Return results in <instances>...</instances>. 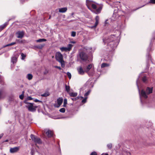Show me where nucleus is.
<instances>
[{"label":"nucleus","mask_w":155,"mask_h":155,"mask_svg":"<svg viewBox=\"0 0 155 155\" xmlns=\"http://www.w3.org/2000/svg\"><path fill=\"white\" fill-rule=\"evenodd\" d=\"M21 56L22 57V59H23L25 58L26 55H25L23 53H22L21 54Z\"/></svg>","instance_id":"obj_41"},{"label":"nucleus","mask_w":155,"mask_h":155,"mask_svg":"<svg viewBox=\"0 0 155 155\" xmlns=\"http://www.w3.org/2000/svg\"><path fill=\"white\" fill-rule=\"evenodd\" d=\"M50 94L48 92H46L45 93L41 94V96L42 97H46L49 96Z\"/></svg>","instance_id":"obj_25"},{"label":"nucleus","mask_w":155,"mask_h":155,"mask_svg":"<svg viewBox=\"0 0 155 155\" xmlns=\"http://www.w3.org/2000/svg\"><path fill=\"white\" fill-rule=\"evenodd\" d=\"M102 8V6H100L98 8L96 9L94 13L97 14L100 13L101 12Z\"/></svg>","instance_id":"obj_15"},{"label":"nucleus","mask_w":155,"mask_h":155,"mask_svg":"<svg viewBox=\"0 0 155 155\" xmlns=\"http://www.w3.org/2000/svg\"><path fill=\"white\" fill-rule=\"evenodd\" d=\"M54 67L55 68H57L59 69L60 70L61 69V68L60 67H59V66H54Z\"/></svg>","instance_id":"obj_48"},{"label":"nucleus","mask_w":155,"mask_h":155,"mask_svg":"<svg viewBox=\"0 0 155 155\" xmlns=\"http://www.w3.org/2000/svg\"><path fill=\"white\" fill-rule=\"evenodd\" d=\"M77 97H78V99H80V100H81L83 98V97L82 96H81V97L78 96Z\"/></svg>","instance_id":"obj_49"},{"label":"nucleus","mask_w":155,"mask_h":155,"mask_svg":"<svg viewBox=\"0 0 155 155\" xmlns=\"http://www.w3.org/2000/svg\"><path fill=\"white\" fill-rule=\"evenodd\" d=\"M48 72V71L47 70H46L45 71L43 72V74L45 75L47 74Z\"/></svg>","instance_id":"obj_46"},{"label":"nucleus","mask_w":155,"mask_h":155,"mask_svg":"<svg viewBox=\"0 0 155 155\" xmlns=\"http://www.w3.org/2000/svg\"><path fill=\"white\" fill-rule=\"evenodd\" d=\"M92 67L91 64H89L87 67L86 70H85V72L86 73H87L90 70V69Z\"/></svg>","instance_id":"obj_18"},{"label":"nucleus","mask_w":155,"mask_h":155,"mask_svg":"<svg viewBox=\"0 0 155 155\" xmlns=\"http://www.w3.org/2000/svg\"><path fill=\"white\" fill-rule=\"evenodd\" d=\"M22 94H23L24 95V91H23L22 92Z\"/></svg>","instance_id":"obj_53"},{"label":"nucleus","mask_w":155,"mask_h":155,"mask_svg":"<svg viewBox=\"0 0 155 155\" xmlns=\"http://www.w3.org/2000/svg\"><path fill=\"white\" fill-rule=\"evenodd\" d=\"M16 44V42H12L10 44H8L6 45L5 47H6L10 46H12V45H14L15 44Z\"/></svg>","instance_id":"obj_29"},{"label":"nucleus","mask_w":155,"mask_h":155,"mask_svg":"<svg viewBox=\"0 0 155 155\" xmlns=\"http://www.w3.org/2000/svg\"><path fill=\"white\" fill-rule=\"evenodd\" d=\"M45 46L44 44H40L35 46V47L39 49H42Z\"/></svg>","instance_id":"obj_20"},{"label":"nucleus","mask_w":155,"mask_h":155,"mask_svg":"<svg viewBox=\"0 0 155 155\" xmlns=\"http://www.w3.org/2000/svg\"><path fill=\"white\" fill-rule=\"evenodd\" d=\"M67 104V99H64V104L63 106L65 107H66V105Z\"/></svg>","instance_id":"obj_27"},{"label":"nucleus","mask_w":155,"mask_h":155,"mask_svg":"<svg viewBox=\"0 0 155 155\" xmlns=\"http://www.w3.org/2000/svg\"><path fill=\"white\" fill-rule=\"evenodd\" d=\"M16 35H17V37L18 38H23L24 35V31H18L16 33Z\"/></svg>","instance_id":"obj_8"},{"label":"nucleus","mask_w":155,"mask_h":155,"mask_svg":"<svg viewBox=\"0 0 155 155\" xmlns=\"http://www.w3.org/2000/svg\"><path fill=\"white\" fill-rule=\"evenodd\" d=\"M61 64V66L62 68H64L65 67V65L64 63V60L62 61L61 62H59Z\"/></svg>","instance_id":"obj_32"},{"label":"nucleus","mask_w":155,"mask_h":155,"mask_svg":"<svg viewBox=\"0 0 155 155\" xmlns=\"http://www.w3.org/2000/svg\"><path fill=\"white\" fill-rule=\"evenodd\" d=\"M73 46V45H71V44H69L68 45L67 48L68 51H70L71 50Z\"/></svg>","instance_id":"obj_28"},{"label":"nucleus","mask_w":155,"mask_h":155,"mask_svg":"<svg viewBox=\"0 0 155 155\" xmlns=\"http://www.w3.org/2000/svg\"><path fill=\"white\" fill-rule=\"evenodd\" d=\"M103 40L105 44L106 43H107V48L108 49H110V50L113 49L115 46L113 36H110L106 40L103 39Z\"/></svg>","instance_id":"obj_1"},{"label":"nucleus","mask_w":155,"mask_h":155,"mask_svg":"<svg viewBox=\"0 0 155 155\" xmlns=\"http://www.w3.org/2000/svg\"><path fill=\"white\" fill-rule=\"evenodd\" d=\"M67 10V7L61 8L59 9V12L61 13H64Z\"/></svg>","instance_id":"obj_16"},{"label":"nucleus","mask_w":155,"mask_h":155,"mask_svg":"<svg viewBox=\"0 0 155 155\" xmlns=\"http://www.w3.org/2000/svg\"><path fill=\"white\" fill-rule=\"evenodd\" d=\"M46 40L44 38H41L38 39L36 41L37 42H41L43 41H46Z\"/></svg>","instance_id":"obj_23"},{"label":"nucleus","mask_w":155,"mask_h":155,"mask_svg":"<svg viewBox=\"0 0 155 155\" xmlns=\"http://www.w3.org/2000/svg\"><path fill=\"white\" fill-rule=\"evenodd\" d=\"M63 99L61 97H59L57 100V102L58 105H56V104L54 105V106L55 107H59L63 102Z\"/></svg>","instance_id":"obj_6"},{"label":"nucleus","mask_w":155,"mask_h":155,"mask_svg":"<svg viewBox=\"0 0 155 155\" xmlns=\"http://www.w3.org/2000/svg\"><path fill=\"white\" fill-rule=\"evenodd\" d=\"M87 97H84V98L81 101V102L83 104H84L86 103L87 102Z\"/></svg>","instance_id":"obj_30"},{"label":"nucleus","mask_w":155,"mask_h":155,"mask_svg":"<svg viewBox=\"0 0 155 155\" xmlns=\"http://www.w3.org/2000/svg\"><path fill=\"white\" fill-rule=\"evenodd\" d=\"M79 56L81 59L83 61H86L88 59L87 55L84 51L80 52L79 53Z\"/></svg>","instance_id":"obj_4"},{"label":"nucleus","mask_w":155,"mask_h":155,"mask_svg":"<svg viewBox=\"0 0 155 155\" xmlns=\"http://www.w3.org/2000/svg\"><path fill=\"white\" fill-rule=\"evenodd\" d=\"M101 155H108V154L107 153H103Z\"/></svg>","instance_id":"obj_51"},{"label":"nucleus","mask_w":155,"mask_h":155,"mask_svg":"<svg viewBox=\"0 0 155 155\" xmlns=\"http://www.w3.org/2000/svg\"><path fill=\"white\" fill-rule=\"evenodd\" d=\"M72 43H75V42L74 41H72Z\"/></svg>","instance_id":"obj_54"},{"label":"nucleus","mask_w":155,"mask_h":155,"mask_svg":"<svg viewBox=\"0 0 155 155\" xmlns=\"http://www.w3.org/2000/svg\"><path fill=\"white\" fill-rule=\"evenodd\" d=\"M33 76L31 74H28L27 75V78L29 80H31L32 79Z\"/></svg>","instance_id":"obj_24"},{"label":"nucleus","mask_w":155,"mask_h":155,"mask_svg":"<svg viewBox=\"0 0 155 155\" xmlns=\"http://www.w3.org/2000/svg\"><path fill=\"white\" fill-rule=\"evenodd\" d=\"M95 23L94 25L92 27V28H95L96 27L98 24L99 23V16L98 15H97L96 16L95 18Z\"/></svg>","instance_id":"obj_10"},{"label":"nucleus","mask_w":155,"mask_h":155,"mask_svg":"<svg viewBox=\"0 0 155 155\" xmlns=\"http://www.w3.org/2000/svg\"><path fill=\"white\" fill-rule=\"evenodd\" d=\"M74 13H72V15H74Z\"/></svg>","instance_id":"obj_57"},{"label":"nucleus","mask_w":155,"mask_h":155,"mask_svg":"<svg viewBox=\"0 0 155 155\" xmlns=\"http://www.w3.org/2000/svg\"><path fill=\"white\" fill-rule=\"evenodd\" d=\"M24 95L23 94H22L21 95L19 96V98L21 100H23L24 98Z\"/></svg>","instance_id":"obj_39"},{"label":"nucleus","mask_w":155,"mask_h":155,"mask_svg":"<svg viewBox=\"0 0 155 155\" xmlns=\"http://www.w3.org/2000/svg\"><path fill=\"white\" fill-rule=\"evenodd\" d=\"M68 94L71 97H76L78 95V93L76 92H69Z\"/></svg>","instance_id":"obj_17"},{"label":"nucleus","mask_w":155,"mask_h":155,"mask_svg":"<svg viewBox=\"0 0 155 155\" xmlns=\"http://www.w3.org/2000/svg\"><path fill=\"white\" fill-rule=\"evenodd\" d=\"M28 99L29 100H31L32 99V98L31 97H28Z\"/></svg>","instance_id":"obj_50"},{"label":"nucleus","mask_w":155,"mask_h":155,"mask_svg":"<svg viewBox=\"0 0 155 155\" xmlns=\"http://www.w3.org/2000/svg\"><path fill=\"white\" fill-rule=\"evenodd\" d=\"M142 80L143 82L145 83L147 80L146 77V76H144L142 78Z\"/></svg>","instance_id":"obj_33"},{"label":"nucleus","mask_w":155,"mask_h":155,"mask_svg":"<svg viewBox=\"0 0 155 155\" xmlns=\"http://www.w3.org/2000/svg\"><path fill=\"white\" fill-rule=\"evenodd\" d=\"M51 16H49V19H50V18H51Z\"/></svg>","instance_id":"obj_58"},{"label":"nucleus","mask_w":155,"mask_h":155,"mask_svg":"<svg viewBox=\"0 0 155 155\" xmlns=\"http://www.w3.org/2000/svg\"><path fill=\"white\" fill-rule=\"evenodd\" d=\"M77 70L79 74L81 75H83L85 71H84L81 67H80L77 68Z\"/></svg>","instance_id":"obj_11"},{"label":"nucleus","mask_w":155,"mask_h":155,"mask_svg":"<svg viewBox=\"0 0 155 155\" xmlns=\"http://www.w3.org/2000/svg\"><path fill=\"white\" fill-rule=\"evenodd\" d=\"M5 142H8V140H6L5 141Z\"/></svg>","instance_id":"obj_55"},{"label":"nucleus","mask_w":155,"mask_h":155,"mask_svg":"<svg viewBox=\"0 0 155 155\" xmlns=\"http://www.w3.org/2000/svg\"><path fill=\"white\" fill-rule=\"evenodd\" d=\"M67 75H68V78L70 79L71 78V74L69 72H68L67 73Z\"/></svg>","instance_id":"obj_38"},{"label":"nucleus","mask_w":155,"mask_h":155,"mask_svg":"<svg viewBox=\"0 0 155 155\" xmlns=\"http://www.w3.org/2000/svg\"><path fill=\"white\" fill-rule=\"evenodd\" d=\"M17 60V58L16 57H13L12 59V62L14 64L16 62Z\"/></svg>","instance_id":"obj_21"},{"label":"nucleus","mask_w":155,"mask_h":155,"mask_svg":"<svg viewBox=\"0 0 155 155\" xmlns=\"http://www.w3.org/2000/svg\"><path fill=\"white\" fill-rule=\"evenodd\" d=\"M46 135L48 137H51L53 135V132L51 130H48L46 132Z\"/></svg>","instance_id":"obj_12"},{"label":"nucleus","mask_w":155,"mask_h":155,"mask_svg":"<svg viewBox=\"0 0 155 155\" xmlns=\"http://www.w3.org/2000/svg\"><path fill=\"white\" fill-rule=\"evenodd\" d=\"M149 2L151 3L155 4V0H150Z\"/></svg>","instance_id":"obj_42"},{"label":"nucleus","mask_w":155,"mask_h":155,"mask_svg":"<svg viewBox=\"0 0 155 155\" xmlns=\"http://www.w3.org/2000/svg\"><path fill=\"white\" fill-rule=\"evenodd\" d=\"M107 147L109 149H111L112 148V144L111 143H109L107 145Z\"/></svg>","instance_id":"obj_36"},{"label":"nucleus","mask_w":155,"mask_h":155,"mask_svg":"<svg viewBox=\"0 0 155 155\" xmlns=\"http://www.w3.org/2000/svg\"><path fill=\"white\" fill-rule=\"evenodd\" d=\"M128 153H129V155H130L131 154H130V152H129Z\"/></svg>","instance_id":"obj_56"},{"label":"nucleus","mask_w":155,"mask_h":155,"mask_svg":"<svg viewBox=\"0 0 155 155\" xmlns=\"http://www.w3.org/2000/svg\"><path fill=\"white\" fill-rule=\"evenodd\" d=\"M146 92L147 94V95L151 93H152L153 92V87L150 88L149 87H147L146 88V91H145Z\"/></svg>","instance_id":"obj_13"},{"label":"nucleus","mask_w":155,"mask_h":155,"mask_svg":"<svg viewBox=\"0 0 155 155\" xmlns=\"http://www.w3.org/2000/svg\"><path fill=\"white\" fill-rule=\"evenodd\" d=\"M34 101H35V102H40V103H42V101H39L38 99H35V100H34Z\"/></svg>","instance_id":"obj_47"},{"label":"nucleus","mask_w":155,"mask_h":155,"mask_svg":"<svg viewBox=\"0 0 155 155\" xmlns=\"http://www.w3.org/2000/svg\"><path fill=\"white\" fill-rule=\"evenodd\" d=\"M78 99V97H76L75 98H72L71 100L73 101H76Z\"/></svg>","instance_id":"obj_44"},{"label":"nucleus","mask_w":155,"mask_h":155,"mask_svg":"<svg viewBox=\"0 0 155 155\" xmlns=\"http://www.w3.org/2000/svg\"><path fill=\"white\" fill-rule=\"evenodd\" d=\"M3 134H1L0 135V139L3 136Z\"/></svg>","instance_id":"obj_52"},{"label":"nucleus","mask_w":155,"mask_h":155,"mask_svg":"<svg viewBox=\"0 0 155 155\" xmlns=\"http://www.w3.org/2000/svg\"><path fill=\"white\" fill-rule=\"evenodd\" d=\"M20 147H15L13 148H11L10 149V152L11 153H13L17 152L19 150Z\"/></svg>","instance_id":"obj_7"},{"label":"nucleus","mask_w":155,"mask_h":155,"mask_svg":"<svg viewBox=\"0 0 155 155\" xmlns=\"http://www.w3.org/2000/svg\"><path fill=\"white\" fill-rule=\"evenodd\" d=\"M31 138L33 141L36 144H41L42 143V141L41 139L36 136H35L33 134H31Z\"/></svg>","instance_id":"obj_2"},{"label":"nucleus","mask_w":155,"mask_h":155,"mask_svg":"<svg viewBox=\"0 0 155 155\" xmlns=\"http://www.w3.org/2000/svg\"><path fill=\"white\" fill-rule=\"evenodd\" d=\"M60 49L62 51H68L67 48H66V47H62L61 48H60Z\"/></svg>","instance_id":"obj_26"},{"label":"nucleus","mask_w":155,"mask_h":155,"mask_svg":"<svg viewBox=\"0 0 155 155\" xmlns=\"http://www.w3.org/2000/svg\"><path fill=\"white\" fill-rule=\"evenodd\" d=\"M91 6L92 8L94 9H96L97 8V6L95 4H92Z\"/></svg>","instance_id":"obj_34"},{"label":"nucleus","mask_w":155,"mask_h":155,"mask_svg":"<svg viewBox=\"0 0 155 155\" xmlns=\"http://www.w3.org/2000/svg\"><path fill=\"white\" fill-rule=\"evenodd\" d=\"M55 58L56 60L59 62H61L64 60L63 56L60 52H58L56 53Z\"/></svg>","instance_id":"obj_5"},{"label":"nucleus","mask_w":155,"mask_h":155,"mask_svg":"<svg viewBox=\"0 0 155 155\" xmlns=\"http://www.w3.org/2000/svg\"><path fill=\"white\" fill-rule=\"evenodd\" d=\"M86 5L89 9H90V6H91L92 3V1L89 0H86Z\"/></svg>","instance_id":"obj_14"},{"label":"nucleus","mask_w":155,"mask_h":155,"mask_svg":"<svg viewBox=\"0 0 155 155\" xmlns=\"http://www.w3.org/2000/svg\"><path fill=\"white\" fill-rule=\"evenodd\" d=\"M16 41L17 42L19 43H23V41L22 40H17Z\"/></svg>","instance_id":"obj_45"},{"label":"nucleus","mask_w":155,"mask_h":155,"mask_svg":"<svg viewBox=\"0 0 155 155\" xmlns=\"http://www.w3.org/2000/svg\"><path fill=\"white\" fill-rule=\"evenodd\" d=\"M28 104L26 107L28 108L29 111L31 112H35L36 110V108L38 107L37 106H34L33 104L30 103H28Z\"/></svg>","instance_id":"obj_3"},{"label":"nucleus","mask_w":155,"mask_h":155,"mask_svg":"<svg viewBox=\"0 0 155 155\" xmlns=\"http://www.w3.org/2000/svg\"><path fill=\"white\" fill-rule=\"evenodd\" d=\"M108 66V64L106 63H103L101 65V68H103Z\"/></svg>","instance_id":"obj_31"},{"label":"nucleus","mask_w":155,"mask_h":155,"mask_svg":"<svg viewBox=\"0 0 155 155\" xmlns=\"http://www.w3.org/2000/svg\"><path fill=\"white\" fill-rule=\"evenodd\" d=\"M76 32L75 31H72L71 33V35L72 37H74L76 35Z\"/></svg>","instance_id":"obj_40"},{"label":"nucleus","mask_w":155,"mask_h":155,"mask_svg":"<svg viewBox=\"0 0 155 155\" xmlns=\"http://www.w3.org/2000/svg\"><path fill=\"white\" fill-rule=\"evenodd\" d=\"M90 93V91H88L84 94V97H87V96Z\"/></svg>","instance_id":"obj_37"},{"label":"nucleus","mask_w":155,"mask_h":155,"mask_svg":"<svg viewBox=\"0 0 155 155\" xmlns=\"http://www.w3.org/2000/svg\"><path fill=\"white\" fill-rule=\"evenodd\" d=\"M8 23L7 22L5 23L4 25H1L0 27V28L1 30H3L4 29L6 26L8 25Z\"/></svg>","instance_id":"obj_19"},{"label":"nucleus","mask_w":155,"mask_h":155,"mask_svg":"<svg viewBox=\"0 0 155 155\" xmlns=\"http://www.w3.org/2000/svg\"><path fill=\"white\" fill-rule=\"evenodd\" d=\"M59 111L61 112L64 113V112H65V109L64 108H61L59 110Z\"/></svg>","instance_id":"obj_35"},{"label":"nucleus","mask_w":155,"mask_h":155,"mask_svg":"<svg viewBox=\"0 0 155 155\" xmlns=\"http://www.w3.org/2000/svg\"><path fill=\"white\" fill-rule=\"evenodd\" d=\"M66 91L68 93L70 92V87L69 86H67L66 84L65 86Z\"/></svg>","instance_id":"obj_22"},{"label":"nucleus","mask_w":155,"mask_h":155,"mask_svg":"<svg viewBox=\"0 0 155 155\" xmlns=\"http://www.w3.org/2000/svg\"><path fill=\"white\" fill-rule=\"evenodd\" d=\"M147 95V94L146 92L144 90H141L140 94V96L146 99L148 97V96Z\"/></svg>","instance_id":"obj_9"},{"label":"nucleus","mask_w":155,"mask_h":155,"mask_svg":"<svg viewBox=\"0 0 155 155\" xmlns=\"http://www.w3.org/2000/svg\"><path fill=\"white\" fill-rule=\"evenodd\" d=\"M90 155H97V153L96 152L93 151L91 153Z\"/></svg>","instance_id":"obj_43"}]
</instances>
